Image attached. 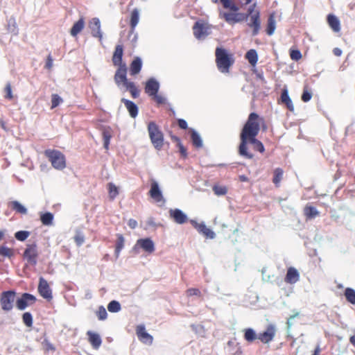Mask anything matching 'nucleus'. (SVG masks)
Returning a JSON list of instances; mask_svg holds the SVG:
<instances>
[{
    "label": "nucleus",
    "mask_w": 355,
    "mask_h": 355,
    "mask_svg": "<svg viewBox=\"0 0 355 355\" xmlns=\"http://www.w3.org/2000/svg\"><path fill=\"white\" fill-rule=\"evenodd\" d=\"M223 6L225 9H229V12L220 11L219 17L224 19L227 24L233 25L245 20L250 16V22L248 26L252 28V35H258L261 28L260 12L254 8L256 4L250 6L248 9L246 15L239 12V7L232 0H220Z\"/></svg>",
    "instance_id": "obj_1"
},
{
    "label": "nucleus",
    "mask_w": 355,
    "mask_h": 355,
    "mask_svg": "<svg viewBox=\"0 0 355 355\" xmlns=\"http://www.w3.org/2000/svg\"><path fill=\"white\" fill-rule=\"evenodd\" d=\"M262 128L263 131L267 130V125L263 117H260L257 113L252 112L249 114L248 120L245 123L241 135V150L243 152L246 143V139L249 137H256Z\"/></svg>",
    "instance_id": "obj_2"
},
{
    "label": "nucleus",
    "mask_w": 355,
    "mask_h": 355,
    "mask_svg": "<svg viewBox=\"0 0 355 355\" xmlns=\"http://www.w3.org/2000/svg\"><path fill=\"white\" fill-rule=\"evenodd\" d=\"M216 63L218 70L221 73H229L230 67L234 63V55L229 53L223 48L217 47L215 51Z\"/></svg>",
    "instance_id": "obj_3"
},
{
    "label": "nucleus",
    "mask_w": 355,
    "mask_h": 355,
    "mask_svg": "<svg viewBox=\"0 0 355 355\" xmlns=\"http://www.w3.org/2000/svg\"><path fill=\"white\" fill-rule=\"evenodd\" d=\"M44 154L54 168L57 170H62L66 167L65 156L60 150L47 149L44 150Z\"/></svg>",
    "instance_id": "obj_4"
},
{
    "label": "nucleus",
    "mask_w": 355,
    "mask_h": 355,
    "mask_svg": "<svg viewBox=\"0 0 355 355\" xmlns=\"http://www.w3.org/2000/svg\"><path fill=\"white\" fill-rule=\"evenodd\" d=\"M148 131L153 146L160 150L164 145V135L158 125L153 121L148 123Z\"/></svg>",
    "instance_id": "obj_5"
},
{
    "label": "nucleus",
    "mask_w": 355,
    "mask_h": 355,
    "mask_svg": "<svg viewBox=\"0 0 355 355\" xmlns=\"http://www.w3.org/2000/svg\"><path fill=\"white\" fill-rule=\"evenodd\" d=\"M249 143L253 144V148L254 150L259 151L261 153H263L265 151V148L261 141L256 139V137H249L248 139H246V143L243 152L241 150V142L240 143L239 152L241 156L245 157V158L248 159L253 158V154L248 152V144Z\"/></svg>",
    "instance_id": "obj_6"
},
{
    "label": "nucleus",
    "mask_w": 355,
    "mask_h": 355,
    "mask_svg": "<svg viewBox=\"0 0 355 355\" xmlns=\"http://www.w3.org/2000/svg\"><path fill=\"white\" fill-rule=\"evenodd\" d=\"M39 251L36 243L27 244L23 253V258L30 266H35L37 263Z\"/></svg>",
    "instance_id": "obj_7"
},
{
    "label": "nucleus",
    "mask_w": 355,
    "mask_h": 355,
    "mask_svg": "<svg viewBox=\"0 0 355 355\" xmlns=\"http://www.w3.org/2000/svg\"><path fill=\"white\" fill-rule=\"evenodd\" d=\"M15 292L14 291H4L0 297V304L2 310L10 311L13 308V303L15 298Z\"/></svg>",
    "instance_id": "obj_8"
},
{
    "label": "nucleus",
    "mask_w": 355,
    "mask_h": 355,
    "mask_svg": "<svg viewBox=\"0 0 355 355\" xmlns=\"http://www.w3.org/2000/svg\"><path fill=\"white\" fill-rule=\"evenodd\" d=\"M148 195L159 206H164L165 205L166 200L159 189L158 183L155 180H151Z\"/></svg>",
    "instance_id": "obj_9"
},
{
    "label": "nucleus",
    "mask_w": 355,
    "mask_h": 355,
    "mask_svg": "<svg viewBox=\"0 0 355 355\" xmlns=\"http://www.w3.org/2000/svg\"><path fill=\"white\" fill-rule=\"evenodd\" d=\"M276 332V327L272 324H270L266 327L265 331L258 334V340L263 344H268L275 338Z\"/></svg>",
    "instance_id": "obj_10"
},
{
    "label": "nucleus",
    "mask_w": 355,
    "mask_h": 355,
    "mask_svg": "<svg viewBox=\"0 0 355 355\" xmlns=\"http://www.w3.org/2000/svg\"><path fill=\"white\" fill-rule=\"evenodd\" d=\"M210 26L201 21H196L193 26L194 36L200 40L209 35Z\"/></svg>",
    "instance_id": "obj_11"
},
{
    "label": "nucleus",
    "mask_w": 355,
    "mask_h": 355,
    "mask_svg": "<svg viewBox=\"0 0 355 355\" xmlns=\"http://www.w3.org/2000/svg\"><path fill=\"white\" fill-rule=\"evenodd\" d=\"M36 297L30 293H24L16 301V306L19 310H24L27 306L35 303Z\"/></svg>",
    "instance_id": "obj_12"
},
{
    "label": "nucleus",
    "mask_w": 355,
    "mask_h": 355,
    "mask_svg": "<svg viewBox=\"0 0 355 355\" xmlns=\"http://www.w3.org/2000/svg\"><path fill=\"white\" fill-rule=\"evenodd\" d=\"M38 293L44 299L50 301L53 298L52 291L49 285V283L43 277H40L38 284Z\"/></svg>",
    "instance_id": "obj_13"
},
{
    "label": "nucleus",
    "mask_w": 355,
    "mask_h": 355,
    "mask_svg": "<svg viewBox=\"0 0 355 355\" xmlns=\"http://www.w3.org/2000/svg\"><path fill=\"white\" fill-rule=\"evenodd\" d=\"M118 67L114 74V81L116 84L119 86L121 84L125 85L128 81L127 80V67L126 64L116 65Z\"/></svg>",
    "instance_id": "obj_14"
},
{
    "label": "nucleus",
    "mask_w": 355,
    "mask_h": 355,
    "mask_svg": "<svg viewBox=\"0 0 355 355\" xmlns=\"http://www.w3.org/2000/svg\"><path fill=\"white\" fill-rule=\"evenodd\" d=\"M136 334L138 339L143 343L146 345H151L153 341V338L151 335L146 331L145 326L139 324L136 327Z\"/></svg>",
    "instance_id": "obj_15"
},
{
    "label": "nucleus",
    "mask_w": 355,
    "mask_h": 355,
    "mask_svg": "<svg viewBox=\"0 0 355 355\" xmlns=\"http://www.w3.org/2000/svg\"><path fill=\"white\" fill-rule=\"evenodd\" d=\"M135 246H139L149 254L154 252L155 250L154 242L150 238L138 239Z\"/></svg>",
    "instance_id": "obj_16"
},
{
    "label": "nucleus",
    "mask_w": 355,
    "mask_h": 355,
    "mask_svg": "<svg viewBox=\"0 0 355 355\" xmlns=\"http://www.w3.org/2000/svg\"><path fill=\"white\" fill-rule=\"evenodd\" d=\"M89 28L92 31V35L94 37L98 38L100 41L103 39V34L101 29V22L98 18H93L89 23Z\"/></svg>",
    "instance_id": "obj_17"
},
{
    "label": "nucleus",
    "mask_w": 355,
    "mask_h": 355,
    "mask_svg": "<svg viewBox=\"0 0 355 355\" xmlns=\"http://www.w3.org/2000/svg\"><path fill=\"white\" fill-rule=\"evenodd\" d=\"M170 217L178 224H184L187 222L188 218L187 215L180 209H170L169 211Z\"/></svg>",
    "instance_id": "obj_18"
},
{
    "label": "nucleus",
    "mask_w": 355,
    "mask_h": 355,
    "mask_svg": "<svg viewBox=\"0 0 355 355\" xmlns=\"http://www.w3.org/2000/svg\"><path fill=\"white\" fill-rule=\"evenodd\" d=\"M123 46L117 44L112 55V61L114 66L125 64L123 62Z\"/></svg>",
    "instance_id": "obj_19"
},
{
    "label": "nucleus",
    "mask_w": 355,
    "mask_h": 355,
    "mask_svg": "<svg viewBox=\"0 0 355 355\" xmlns=\"http://www.w3.org/2000/svg\"><path fill=\"white\" fill-rule=\"evenodd\" d=\"M159 89V83L154 78H150L146 83L145 92L150 96L157 94Z\"/></svg>",
    "instance_id": "obj_20"
},
{
    "label": "nucleus",
    "mask_w": 355,
    "mask_h": 355,
    "mask_svg": "<svg viewBox=\"0 0 355 355\" xmlns=\"http://www.w3.org/2000/svg\"><path fill=\"white\" fill-rule=\"evenodd\" d=\"M192 223L198 232L203 234L206 238L214 239L215 237V233L204 223H198L194 221H193Z\"/></svg>",
    "instance_id": "obj_21"
},
{
    "label": "nucleus",
    "mask_w": 355,
    "mask_h": 355,
    "mask_svg": "<svg viewBox=\"0 0 355 355\" xmlns=\"http://www.w3.org/2000/svg\"><path fill=\"white\" fill-rule=\"evenodd\" d=\"M300 279V274L297 270L293 267H289L285 277V282L288 284H295Z\"/></svg>",
    "instance_id": "obj_22"
},
{
    "label": "nucleus",
    "mask_w": 355,
    "mask_h": 355,
    "mask_svg": "<svg viewBox=\"0 0 355 355\" xmlns=\"http://www.w3.org/2000/svg\"><path fill=\"white\" fill-rule=\"evenodd\" d=\"M87 335L88 336V341L92 345V347L96 349H98L102 343L100 336L91 331H88Z\"/></svg>",
    "instance_id": "obj_23"
},
{
    "label": "nucleus",
    "mask_w": 355,
    "mask_h": 355,
    "mask_svg": "<svg viewBox=\"0 0 355 355\" xmlns=\"http://www.w3.org/2000/svg\"><path fill=\"white\" fill-rule=\"evenodd\" d=\"M121 102L124 103L130 116L132 118H135L138 114V107L137 106V105L132 101L123 98H121Z\"/></svg>",
    "instance_id": "obj_24"
},
{
    "label": "nucleus",
    "mask_w": 355,
    "mask_h": 355,
    "mask_svg": "<svg viewBox=\"0 0 355 355\" xmlns=\"http://www.w3.org/2000/svg\"><path fill=\"white\" fill-rule=\"evenodd\" d=\"M276 29L275 14L274 12L270 14L267 20L266 33L268 35L274 34Z\"/></svg>",
    "instance_id": "obj_25"
},
{
    "label": "nucleus",
    "mask_w": 355,
    "mask_h": 355,
    "mask_svg": "<svg viewBox=\"0 0 355 355\" xmlns=\"http://www.w3.org/2000/svg\"><path fill=\"white\" fill-rule=\"evenodd\" d=\"M142 67V61L140 58L135 57L130 64V73L132 76L138 74Z\"/></svg>",
    "instance_id": "obj_26"
},
{
    "label": "nucleus",
    "mask_w": 355,
    "mask_h": 355,
    "mask_svg": "<svg viewBox=\"0 0 355 355\" xmlns=\"http://www.w3.org/2000/svg\"><path fill=\"white\" fill-rule=\"evenodd\" d=\"M139 21V10L137 8H134L130 15V32L134 33L137 25Z\"/></svg>",
    "instance_id": "obj_27"
},
{
    "label": "nucleus",
    "mask_w": 355,
    "mask_h": 355,
    "mask_svg": "<svg viewBox=\"0 0 355 355\" xmlns=\"http://www.w3.org/2000/svg\"><path fill=\"white\" fill-rule=\"evenodd\" d=\"M281 101L283 104H284L287 109L293 112L295 110L293 103L289 97L288 91L286 89H284L281 94Z\"/></svg>",
    "instance_id": "obj_28"
},
{
    "label": "nucleus",
    "mask_w": 355,
    "mask_h": 355,
    "mask_svg": "<svg viewBox=\"0 0 355 355\" xmlns=\"http://www.w3.org/2000/svg\"><path fill=\"white\" fill-rule=\"evenodd\" d=\"M327 22L331 28L334 32H339L340 31V24L339 19L334 15H329L327 16Z\"/></svg>",
    "instance_id": "obj_29"
},
{
    "label": "nucleus",
    "mask_w": 355,
    "mask_h": 355,
    "mask_svg": "<svg viewBox=\"0 0 355 355\" xmlns=\"http://www.w3.org/2000/svg\"><path fill=\"white\" fill-rule=\"evenodd\" d=\"M85 27V21L83 17L80 18L72 26L70 34L73 37H76L80 33Z\"/></svg>",
    "instance_id": "obj_30"
},
{
    "label": "nucleus",
    "mask_w": 355,
    "mask_h": 355,
    "mask_svg": "<svg viewBox=\"0 0 355 355\" xmlns=\"http://www.w3.org/2000/svg\"><path fill=\"white\" fill-rule=\"evenodd\" d=\"M320 213L317 209L311 205H307L304 208V215L307 219H312L319 216Z\"/></svg>",
    "instance_id": "obj_31"
},
{
    "label": "nucleus",
    "mask_w": 355,
    "mask_h": 355,
    "mask_svg": "<svg viewBox=\"0 0 355 355\" xmlns=\"http://www.w3.org/2000/svg\"><path fill=\"white\" fill-rule=\"evenodd\" d=\"M9 207L15 211L16 213H19L21 214H26L27 209L26 208L22 205L17 200L11 201L9 203Z\"/></svg>",
    "instance_id": "obj_32"
},
{
    "label": "nucleus",
    "mask_w": 355,
    "mask_h": 355,
    "mask_svg": "<svg viewBox=\"0 0 355 355\" xmlns=\"http://www.w3.org/2000/svg\"><path fill=\"white\" fill-rule=\"evenodd\" d=\"M245 58L252 66L254 67L257 64L258 61V55L256 50L250 49L247 51Z\"/></svg>",
    "instance_id": "obj_33"
},
{
    "label": "nucleus",
    "mask_w": 355,
    "mask_h": 355,
    "mask_svg": "<svg viewBox=\"0 0 355 355\" xmlns=\"http://www.w3.org/2000/svg\"><path fill=\"white\" fill-rule=\"evenodd\" d=\"M127 90H128L133 98H137L139 97L140 91L135 85L133 82H128L125 85H123Z\"/></svg>",
    "instance_id": "obj_34"
},
{
    "label": "nucleus",
    "mask_w": 355,
    "mask_h": 355,
    "mask_svg": "<svg viewBox=\"0 0 355 355\" xmlns=\"http://www.w3.org/2000/svg\"><path fill=\"white\" fill-rule=\"evenodd\" d=\"M244 331V338L248 343H252L256 339H258V334L251 328L245 329Z\"/></svg>",
    "instance_id": "obj_35"
},
{
    "label": "nucleus",
    "mask_w": 355,
    "mask_h": 355,
    "mask_svg": "<svg viewBox=\"0 0 355 355\" xmlns=\"http://www.w3.org/2000/svg\"><path fill=\"white\" fill-rule=\"evenodd\" d=\"M284 171L281 168H277L273 172L272 182L277 187H279L280 182L282 180Z\"/></svg>",
    "instance_id": "obj_36"
},
{
    "label": "nucleus",
    "mask_w": 355,
    "mask_h": 355,
    "mask_svg": "<svg viewBox=\"0 0 355 355\" xmlns=\"http://www.w3.org/2000/svg\"><path fill=\"white\" fill-rule=\"evenodd\" d=\"M212 190L214 194L218 196H225L228 192V188L225 185L214 184Z\"/></svg>",
    "instance_id": "obj_37"
},
{
    "label": "nucleus",
    "mask_w": 355,
    "mask_h": 355,
    "mask_svg": "<svg viewBox=\"0 0 355 355\" xmlns=\"http://www.w3.org/2000/svg\"><path fill=\"white\" fill-rule=\"evenodd\" d=\"M40 220L44 225H51L53 224V215L51 212L42 214L40 216Z\"/></svg>",
    "instance_id": "obj_38"
},
{
    "label": "nucleus",
    "mask_w": 355,
    "mask_h": 355,
    "mask_svg": "<svg viewBox=\"0 0 355 355\" xmlns=\"http://www.w3.org/2000/svg\"><path fill=\"white\" fill-rule=\"evenodd\" d=\"M345 296L347 302L355 304V291L351 288H347L345 291Z\"/></svg>",
    "instance_id": "obj_39"
},
{
    "label": "nucleus",
    "mask_w": 355,
    "mask_h": 355,
    "mask_svg": "<svg viewBox=\"0 0 355 355\" xmlns=\"http://www.w3.org/2000/svg\"><path fill=\"white\" fill-rule=\"evenodd\" d=\"M124 247V238L122 234H117V241L115 247V254L118 257L121 250Z\"/></svg>",
    "instance_id": "obj_40"
},
{
    "label": "nucleus",
    "mask_w": 355,
    "mask_h": 355,
    "mask_svg": "<svg viewBox=\"0 0 355 355\" xmlns=\"http://www.w3.org/2000/svg\"><path fill=\"white\" fill-rule=\"evenodd\" d=\"M312 98V92L308 85H304L303 88V92L301 96L303 102H308Z\"/></svg>",
    "instance_id": "obj_41"
},
{
    "label": "nucleus",
    "mask_w": 355,
    "mask_h": 355,
    "mask_svg": "<svg viewBox=\"0 0 355 355\" xmlns=\"http://www.w3.org/2000/svg\"><path fill=\"white\" fill-rule=\"evenodd\" d=\"M15 254L14 250L6 246L0 247V255L4 257L10 258Z\"/></svg>",
    "instance_id": "obj_42"
},
{
    "label": "nucleus",
    "mask_w": 355,
    "mask_h": 355,
    "mask_svg": "<svg viewBox=\"0 0 355 355\" xmlns=\"http://www.w3.org/2000/svg\"><path fill=\"white\" fill-rule=\"evenodd\" d=\"M109 196L111 200H114L119 194L118 188L112 182L107 184Z\"/></svg>",
    "instance_id": "obj_43"
},
{
    "label": "nucleus",
    "mask_w": 355,
    "mask_h": 355,
    "mask_svg": "<svg viewBox=\"0 0 355 355\" xmlns=\"http://www.w3.org/2000/svg\"><path fill=\"white\" fill-rule=\"evenodd\" d=\"M191 140L193 146H195L197 148H200L202 146V142L201 140V138L200 135L195 131H193L191 132Z\"/></svg>",
    "instance_id": "obj_44"
},
{
    "label": "nucleus",
    "mask_w": 355,
    "mask_h": 355,
    "mask_svg": "<svg viewBox=\"0 0 355 355\" xmlns=\"http://www.w3.org/2000/svg\"><path fill=\"white\" fill-rule=\"evenodd\" d=\"M107 309L112 313L119 312L121 310V304L119 302L112 300L108 304Z\"/></svg>",
    "instance_id": "obj_45"
},
{
    "label": "nucleus",
    "mask_w": 355,
    "mask_h": 355,
    "mask_svg": "<svg viewBox=\"0 0 355 355\" xmlns=\"http://www.w3.org/2000/svg\"><path fill=\"white\" fill-rule=\"evenodd\" d=\"M22 320L24 324L28 327H31L33 326V316L31 313L26 312L22 315Z\"/></svg>",
    "instance_id": "obj_46"
},
{
    "label": "nucleus",
    "mask_w": 355,
    "mask_h": 355,
    "mask_svg": "<svg viewBox=\"0 0 355 355\" xmlns=\"http://www.w3.org/2000/svg\"><path fill=\"white\" fill-rule=\"evenodd\" d=\"M30 236L28 231H18L15 234V237L19 241H24Z\"/></svg>",
    "instance_id": "obj_47"
},
{
    "label": "nucleus",
    "mask_w": 355,
    "mask_h": 355,
    "mask_svg": "<svg viewBox=\"0 0 355 355\" xmlns=\"http://www.w3.org/2000/svg\"><path fill=\"white\" fill-rule=\"evenodd\" d=\"M289 55L291 60L298 61L302 58V53L298 49H291L289 51Z\"/></svg>",
    "instance_id": "obj_48"
},
{
    "label": "nucleus",
    "mask_w": 355,
    "mask_h": 355,
    "mask_svg": "<svg viewBox=\"0 0 355 355\" xmlns=\"http://www.w3.org/2000/svg\"><path fill=\"white\" fill-rule=\"evenodd\" d=\"M62 102V99L56 94L51 95V109L58 107Z\"/></svg>",
    "instance_id": "obj_49"
},
{
    "label": "nucleus",
    "mask_w": 355,
    "mask_h": 355,
    "mask_svg": "<svg viewBox=\"0 0 355 355\" xmlns=\"http://www.w3.org/2000/svg\"><path fill=\"white\" fill-rule=\"evenodd\" d=\"M173 139L175 141H177V143H178V146L179 147V150H180L181 155L184 158L187 157V149L182 144L180 139L177 137H174Z\"/></svg>",
    "instance_id": "obj_50"
},
{
    "label": "nucleus",
    "mask_w": 355,
    "mask_h": 355,
    "mask_svg": "<svg viewBox=\"0 0 355 355\" xmlns=\"http://www.w3.org/2000/svg\"><path fill=\"white\" fill-rule=\"evenodd\" d=\"M97 317L99 320H103L107 318V313L103 306H100L96 312Z\"/></svg>",
    "instance_id": "obj_51"
},
{
    "label": "nucleus",
    "mask_w": 355,
    "mask_h": 355,
    "mask_svg": "<svg viewBox=\"0 0 355 355\" xmlns=\"http://www.w3.org/2000/svg\"><path fill=\"white\" fill-rule=\"evenodd\" d=\"M187 295L188 297H191L193 295L200 297L201 296V292L198 288H191L187 290L186 291Z\"/></svg>",
    "instance_id": "obj_52"
},
{
    "label": "nucleus",
    "mask_w": 355,
    "mask_h": 355,
    "mask_svg": "<svg viewBox=\"0 0 355 355\" xmlns=\"http://www.w3.org/2000/svg\"><path fill=\"white\" fill-rule=\"evenodd\" d=\"M74 241L78 246H80L85 241V236L80 232H77L74 236Z\"/></svg>",
    "instance_id": "obj_53"
},
{
    "label": "nucleus",
    "mask_w": 355,
    "mask_h": 355,
    "mask_svg": "<svg viewBox=\"0 0 355 355\" xmlns=\"http://www.w3.org/2000/svg\"><path fill=\"white\" fill-rule=\"evenodd\" d=\"M103 137L104 147L105 149H108L110 141L111 139V135H110V132H105V131L103 132Z\"/></svg>",
    "instance_id": "obj_54"
},
{
    "label": "nucleus",
    "mask_w": 355,
    "mask_h": 355,
    "mask_svg": "<svg viewBox=\"0 0 355 355\" xmlns=\"http://www.w3.org/2000/svg\"><path fill=\"white\" fill-rule=\"evenodd\" d=\"M152 97L157 105H163L166 103L165 98L161 95L156 94L155 95L152 96Z\"/></svg>",
    "instance_id": "obj_55"
},
{
    "label": "nucleus",
    "mask_w": 355,
    "mask_h": 355,
    "mask_svg": "<svg viewBox=\"0 0 355 355\" xmlns=\"http://www.w3.org/2000/svg\"><path fill=\"white\" fill-rule=\"evenodd\" d=\"M5 92H6V95H5L6 98L9 99V100L12 99L13 96L12 94V88H11V85L10 83H8L6 85V86L5 87Z\"/></svg>",
    "instance_id": "obj_56"
},
{
    "label": "nucleus",
    "mask_w": 355,
    "mask_h": 355,
    "mask_svg": "<svg viewBox=\"0 0 355 355\" xmlns=\"http://www.w3.org/2000/svg\"><path fill=\"white\" fill-rule=\"evenodd\" d=\"M53 58H52L51 55L49 54L47 56V58L46 60L45 68H46L49 70L51 69V68L53 67Z\"/></svg>",
    "instance_id": "obj_57"
},
{
    "label": "nucleus",
    "mask_w": 355,
    "mask_h": 355,
    "mask_svg": "<svg viewBox=\"0 0 355 355\" xmlns=\"http://www.w3.org/2000/svg\"><path fill=\"white\" fill-rule=\"evenodd\" d=\"M178 125L179 127L181 128V129H183V130H186L188 126H187V123L185 120L184 119H178Z\"/></svg>",
    "instance_id": "obj_58"
},
{
    "label": "nucleus",
    "mask_w": 355,
    "mask_h": 355,
    "mask_svg": "<svg viewBox=\"0 0 355 355\" xmlns=\"http://www.w3.org/2000/svg\"><path fill=\"white\" fill-rule=\"evenodd\" d=\"M128 225L131 229H135L137 226V222L135 219L131 218L128 220Z\"/></svg>",
    "instance_id": "obj_59"
},
{
    "label": "nucleus",
    "mask_w": 355,
    "mask_h": 355,
    "mask_svg": "<svg viewBox=\"0 0 355 355\" xmlns=\"http://www.w3.org/2000/svg\"><path fill=\"white\" fill-rule=\"evenodd\" d=\"M349 342L355 347V329L354 330V334L349 338Z\"/></svg>",
    "instance_id": "obj_60"
},
{
    "label": "nucleus",
    "mask_w": 355,
    "mask_h": 355,
    "mask_svg": "<svg viewBox=\"0 0 355 355\" xmlns=\"http://www.w3.org/2000/svg\"><path fill=\"white\" fill-rule=\"evenodd\" d=\"M333 51L336 56H340L342 54V50L338 48H335Z\"/></svg>",
    "instance_id": "obj_61"
},
{
    "label": "nucleus",
    "mask_w": 355,
    "mask_h": 355,
    "mask_svg": "<svg viewBox=\"0 0 355 355\" xmlns=\"http://www.w3.org/2000/svg\"><path fill=\"white\" fill-rule=\"evenodd\" d=\"M252 0H241V6H247L250 4L252 2Z\"/></svg>",
    "instance_id": "obj_62"
},
{
    "label": "nucleus",
    "mask_w": 355,
    "mask_h": 355,
    "mask_svg": "<svg viewBox=\"0 0 355 355\" xmlns=\"http://www.w3.org/2000/svg\"><path fill=\"white\" fill-rule=\"evenodd\" d=\"M320 352H321V349H320V346H319V345H318V346L315 347V350H314V352H313V355H319V354H320Z\"/></svg>",
    "instance_id": "obj_63"
},
{
    "label": "nucleus",
    "mask_w": 355,
    "mask_h": 355,
    "mask_svg": "<svg viewBox=\"0 0 355 355\" xmlns=\"http://www.w3.org/2000/svg\"><path fill=\"white\" fill-rule=\"evenodd\" d=\"M239 180L241 182H248V177L244 175H240Z\"/></svg>",
    "instance_id": "obj_64"
}]
</instances>
